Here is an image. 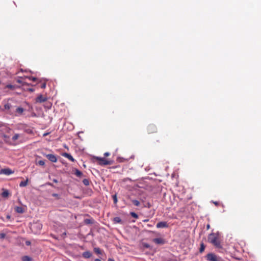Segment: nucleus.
Wrapping results in <instances>:
<instances>
[{"label":"nucleus","instance_id":"22","mask_svg":"<svg viewBox=\"0 0 261 261\" xmlns=\"http://www.w3.org/2000/svg\"><path fill=\"white\" fill-rule=\"evenodd\" d=\"M32 259L29 256H24L22 257V261H32Z\"/></svg>","mask_w":261,"mask_h":261},{"label":"nucleus","instance_id":"16","mask_svg":"<svg viewBox=\"0 0 261 261\" xmlns=\"http://www.w3.org/2000/svg\"><path fill=\"white\" fill-rule=\"evenodd\" d=\"M117 161L118 162L121 163V162H124L128 161V159L124 158L123 157H118L117 159Z\"/></svg>","mask_w":261,"mask_h":261},{"label":"nucleus","instance_id":"47","mask_svg":"<svg viewBox=\"0 0 261 261\" xmlns=\"http://www.w3.org/2000/svg\"><path fill=\"white\" fill-rule=\"evenodd\" d=\"M218 261H223L222 258H220Z\"/></svg>","mask_w":261,"mask_h":261},{"label":"nucleus","instance_id":"2","mask_svg":"<svg viewBox=\"0 0 261 261\" xmlns=\"http://www.w3.org/2000/svg\"><path fill=\"white\" fill-rule=\"evenodd\" d=\"M30 228L35 233H37L41 230L42 225L39 222H36L31 225Z\"/></svg>","mask_w":261,"mask_h":261},{"label":"nucleus","instance_id":"25","mask_svg":"<svg viewBox=\"0 0 261 261\" xmlns=\"http://www.w3.org/2000/svg\"><path fill=\"white\" fill-rule=\"evenodd\" d=\"M25 78H27L29 80H30V81H32L33 82H36L37 80L36 77H33V76H25Z\"/></svg>","mask_w":261,"mask_h":261},{"label":"nucleus","instance_id":"26","mask_svg":"<svg viewBox=\"0 0 261 261\" xmlns=\"http://www.w3.org/2000/svg\"><path fill=\"white\" fill-rule=\"evenodd\" d=\"M19 137V134H15L13 137H12V140L15 141H16V140H17L18 139V138Z\"/></svg>","mask_w":261,"mask_h":261},{"label":"nucleus","instance_id":"14","mask_svg":"<svg viewBox=\"0 0 261 261\" xmlns=\"http://www.w3.org/2000/svg\"><path fill=\"white\" fill-rule=\"evenodd\" d=\"M113 221L115 223H122V220L119 217L114 218Z\"/></svg>","mask_w":261,"mask_h":261},{"label":"nucleus","instance_id":"19","mask_svg":"<svg viewBox=\"0 0 261 261\" xmlns=\"http://www.w3.org/2000/svg\"><path fill=\"white\" fill-rule=\"evenodd\" d=\"M131 201L135 206H139L140 205V202L138 200L132 199Z\"/></svg>","mask_w":261,"mask_h":261},{"label":"nucleus","instance_id":"40","mask_svg":"<svg viewBox=\"0 0 261 261\" xmlns=\"http://www.w3.org/2000/svg\"><path fill=\"white\" fill-rule=\"evenodd\" d=\"M46 86V84H43L41 86V88H44Z\"/></svg>","mask_w":261,"mask_h":261},{"label":"nucleus","instance_id":"15","mask_svg":"<svg viewBox=\"0 0 261 261\" xmlns=\"http://www.w3.org/2000/svg\"><path fill=\"white\" fill-rule=\"evenodd\" d=\"M84 222L86 224H92L94 222V220L92 219H86L84 220Z\"/></svg>","mask_w":261,"mask_h":261},{"label":"nucleus","instance_id":"13","mask_svg":"<svg viewBox=\"0 0 261 261\" xmlns=\"http://www.w3.org/2000/svg\"><path fill=\"white\" fill-rule=\"evenodd\" d=\"M15 211L19 214H22L24 213V208L21 206H16L15 207Z\"/></svg>","mask_w":261,"mask_h":261},{"label":"nucleus","instance_id":"20","mask_svg":"<svg viewBox=\"0 0 261 261\" xmlns=\"http://www.w3.org/2000/svg\"><path fill=\"white\" fill-rule=\"evenodd\" d=\"M205 248V246L204 244L203 243H201L200 244V247L199 248L200 253H202L204 251Z\"/></svg>","mask_w":261,"mask_h":261},{"label":"nucleus","instance_id":"31","mask_svg":"<svg viewBox=\"0 0 261 261\" xmlns=\"http://www.w3.org/2000/svg\"><path fill=\"white\" fill-rule=\"evenodd\" d=\"M113 199L114 203H116L117 202V198L116 195H114L113 196Z\"/></svg>","mask_w":261,"mask_h":261},{"label":"nucleus","instance_id":"48","mask_svg":"<svg viewBox=\"0 0 261 261\" xmlns=\"http://www.w3.org/2000/svg\"><path fill=\"white\" fill-rule=\"evenodd\" d=\"M148 221V220H145L144 221V222H147Z\"/></svg>","mask_w":261,"mask_h":261},{"label":"nucleus","instance_id":"32","mask_svg":"<svg viewBox=\"0 0 261 261\" xmlns=\"http://www.w3.org/2000/svg\"><path fill=\"white\" fill-rule=\"evenodd\" d=\"M17 82L18 83L21 84L22 85H24L25 84V83L24 82H23L22 80H20V79H18L17 80Z\"/></svg>","mask_w":261,"mask_h":261},{"label":"nucleus","instance_id":"29","mask_svg":"<svg viewBox=\"0 0 261 261\" xmlns=\"http://www.w3.org/2000/svg\"><path fill=\"white\" fill-rule=\"evenodd\" d=\"M11 107V106L10 103H7L5 105L4 108L5 110H9Z\"/></svg>","mask_w":261,"mask_h":261},{"label":"nucleus","instance_id":"1","mask_svg":"<svg viewBox=\"0 0 261 261\" xmlns=\"http://www.w3.org/2000/svg\"><path fill=\"white\" fill-rule=\"evenodd\" d=\"M208 242L217 247H220V242L218 238V236L216 233H210L207 238Z\"/></svg>","mask_w":261,"mask_h":261},{"label":"nucleus","instance_id":"17","mask_svg":"<svg viewBox=\"0 0 261 261\" xmlns=\"http://www.w3.org/2000/svg\"><path fill=\"white\" fill-rule=\"evenodd\" d=\"M28 182V179H27L25 181H22L19 184V186L20 187H24L27 186Z\"/></svg>","mask_w":261,"mask_h":261},{"label":"nucleus","instance_id":"7","mask_svg":"<svg viewBox=\"0 0 261 261\" xmlns=\"http://www.w3.org/2000/svg\"><path fill=\"white\" fill-rule=\"evenodd\" d=\"M14 173V171L9 168L2 169L0 171V174H4L7 175H9Z\"/></svg>","mask_w":261,"mask_h":261},{"label":"nucleus","instance_id":"33","mask_svg":"<svg viewBox=\"0 0 261 261\" xmlns=\"http://www.w3.org/2000/svg\"><path fill=\"white\" fill-rule=\"evenodd\" d=\"M6 88H9L11 89H14V86L9 84V85H7L6 86Z\"/></svg>","mask_w":261,"mask_h":261},{"label":"nucleus","instance_id":"41","mask_svg":"<svg viewBox=\"0 0 261 261\" xmlns=\"http://www.w3.org/2000/svg\"><path fill=\"white\" fill-rule=\"evenodd\" d=\"M53 181L55 183H57L58 182V180L56 179H54Z\"/></svg>","mask_w":261,"mask_h":261},{"label":"nucleus","instance_id":"43","mask_svg":"<svg viewBox=\"0 0 261 261\" xmlns=\"http://www.w3.org/2000/svg\"><path fill=\"white\" fill-rule=\"evenodd\" d=\"M47 185H49V186H52V187H53V186H53V184L50 183V182H48V183L47 184Z\"/></svg>","mask_w":261,"mask_h":261},{"label":"nucleus","instance_id":"42","mask_svg":"<svg viewBox=\"0 0 261 261\" xmlns=\"http://www.w3.org/2000/svg\"><path fill=\"white\" fill-rule=\"evenodd\" d=\"M29 91H31V92H33L34 91V90L32 88H30V89H29Z\"/></svg>","mask_w":261,"mask_h":261},{"label":"nucleus","instance_id":"49","mask_svg":"<svg viewBox=\"0 0 261 261\" xmlns=\"http://www.w3.org/2000/svg\"><path fill=\"white\" fill-rule=\"evenodd\" d=\"M207 228H208L210 227V225H207Z\"/></svg>","mask_w":261,"mask_h":261},{"label":"nucleus","instance_id":"12","mask_svg":"<svg viewBox=\"0 0 261 261\" xmlns=\"http://www.w3.org/2000/svg\"><path fill=\"white\" fill-rule=\"evenodd\" d=\"M82 256L85 258H89L92 256V253L89 251H85L83 253Z\"/></svg>","mask_w":261,"mask_h":261},{"label":"nucleus","instance_id":"46","mask_svg":"<svg viewBox=\"0 0 261 261\" xmlns=\"http://www.w3.org/2000/svg\"><path fill=\"white\" fill-rule=\"evenodd\" d=\"M94 261H101L100 259H98V258H96L95 259Z\"/></svg>","mask_w":261,"mask_h":261},{"label":"nucleus","instance_id":"44","mask_svg":"<svg viewBox=\"0 0 261 261\" xmlns=\"http://www.w3.org/2000/svg\"><path fill=\"white\" fill-rule=\"evenodd\" d=\"M108 261H115L113 259H112V258H109L108 259Z\"/></svg>","mask_w":261,"mask_h":261},{"label":"nucleus","instance_id":"28","mask_svg":"<svg viewBox=\"0 0 261 261\" xmlns=\"http://www.w3.org/2000/svg\"><path fill=\"white\" fill-rule=\"evenodd\" d=\"M130 215L133 218H135L136 219L138 218V215L136 213H135V212H130Z\"/></svg>","mask_w":261,"mask_h":261},{"label":"nucleus","instance_id":"3","mask_svg":"<svg viewBox=\"0 0 261 261\" xmlns=\"http://www.w3.org/2000/svg\"><path fill=\"white\" fill-rule=\"evenodd\" d=\"M146 130L148 134H151L156 133L158 129L154 124H150L147 126Z\"/></svg>","mask_w":261,"mask_h":261},{"label":"nucleus","instance_id":"5","mask_svg":"<svg viewBox=\"0 0 261 261\" xmlns=\"http://www.w3.org/2000/svg\"><path fill=\"white\" fill-rule=\"evenodd\" d=\"M220 258L212 253H208L206 255V258L209 261H218Z\"/></svg>","mask_w":261,"mask_h":261},{"label":"nucleus","instance_id":"4","mask_svg":"<svg viewBox=\"0 0 261 261\" xmlns=\"http://www.w3.org/2000/svg\"><path fill=\"white\" fill-rule=\"evenodd\" d=\"M96 160L99 161V164L100 165H111L112 162L105 159L104 158L97 157Z\"/></svg>","mask_w":261,"mask_h":261},{"label":"nucleus","instance_id":"38","mask_svg":"<svg viewBox=\"0 0 261 261\" xmlns=\"http://www.w3.org/2000/svg\"><path fill=\"white\" fill-rule=\"evenodd\" d=\"M144 246L147 248H149L150 247L149 245V244H145L144 245Z\"/></svg>","mask_w":261,"mask_h":261},{"label":"nucleus","instance_id":"39","mask_svg":"<svg viewBox=\"0 0 261 261\" xmlns=\"http://www.w3.org/2000/svg\"><path fill=\"white\" fill-rule=\"evenodd\" d=\"M109 155H110V153H109V152H105V153H104V155H105V156H109Z\"/></svg>","mask_w":261,"mask_h":261},{"label":"nucleus","instance_id":"27","mask_svg":"<svg viewBox=\"0 0 261 261\" xmlns=\"http://www.w3.org/2000/svg\"><path fill=\"white\" fill-rule=\"evenodd\" d=\"M83 183L85 186H88V185H89V180L88 179H84L83 180Z\"/></svg>","mask_w":261,"mask_h":261},{"label":"nucleus","instance_id":"10","mask_svg":"<svg viewBox=\"0 0 261 261\" xmlns=\"http://www.w3.org/2000/svg\"><path fill=\"white\" fill-rule=\"evenodd\" d=\"M153 242L156 244H164L165 243V240L161 238H155L153 240Z\"/></svg>","mask_w":261,"mask_h":261},{"label":"nucleus","instance_id":"35","mask_svg":"<svg viewBox=\"0 0 261 261\" xmlns=\"http://www.w3.org/2000/svg\"><path fill=\"white\" fill-rule=\"evenodd\" d=\"M53 196L56 197L57 199H59L60 197L58 194L54 193L52 194Z\"/></svg>","mask_w":261,"mask_h":261},{"label":"nucleus","instance_id":"21","mask_svg":"<svg viewBox=\"0 0 261 261\" xmlns=\"http://www.w3.org/2000/svg\"><path fill=\"white\" fill-rule=\"evenodd\" d=\"M75 175L77 177H81L83 175V173L80 170L76 169L75 171Z\"/></svg>","mask_w":261,"mask_h":261},{"label":"nucleus","instance_id":"18","mask_svg":"<svg viewBox=\"0 0 261 261\" xmlns=\"http://www.w3.org/2000/svg\"><path fill=\"white\" fill-rule=\"evenodd\" d=\"M9 195V192L8 190H4L2 193V195L3 197H7Z\"/></svg>","mask_w":261,"mask_h":261},{"label":"nucleus","instance_id":"23","mask_svg":"<svg viewBox=\"0 0 261 261\" xmlns=\"http://www.w3.org/2000/svg\"><path fill=\"white\" fill-rule=\"evenodd\" d=\"M24 111V109L22 108L18 107L16 109V112L19 114H21Z\"/></svg>","mask_w":261,"mask_h":261},{"label":"nucleus","instance_id":"6","mask_svg":"<svg viewBox=\"0 0 261 261\" xmlns=\"http://www.w3.org/2000/svg\"><path fill=\"white\" fill-rule=\"evenodd\" d=\"M48 160L53 163H56L57 161L56 156L53 154H47L45 155Z\"/></svg>","mask_w":261,"mask_h":261},{"label":"nucleus","instance_id":"36","mask_svg":"<svg viewBox=\"0 0 261 261\" xmlns=\"http://www.w3.org/2000/svg\"><path fill=\"white\" fill-rule=\"evenodd\" d=\"M25 244L28 246L29 245H31V242L29 241H27L25 242Z\"/></svg>","mask_w":261,"mask_h":261},{"label":"nucleus","instance_id":"11","mask_svg":"<svg viewBox=\"0 0 261 261\" xmlns=\"http://www.w3.org/2000/svg\"><path fill=\"white\" fill-rule=\"evenodd\" d=\"M62 155L64 156V157H65L66 158H67L69 160L71 161V162H74L75 161V160L74 159V158L72 157V156L69 154V153H66V152H65V153H63L62 154Z\"/></svg>","mask_w":261,"mask_h":261},{"label":"nucleus","instance_id":"34","mask_svg":"<svg viewBox=\"0 0 261 261\" xmlns=\"http://www.w3.org/2000/svg\"><path fill=\"white\" fill-rule=\"evenodd\" d=\"M6 237V234L4 233H0V239H3L5 238Z\"/></svg>","mask_w":261,"mask_h":261},{"label":"nucleus","instance_id":"37","mask_svg":"<svg viewBox=\"0 0 261 261\" xmlns=\"http://www.w3.org/2000/svg\"><path fill=\"white\" fill-rule=\"evenodd\" d=\"M213 203H214V204L216 206H218L219 205V203L217 201H215V202H213Z\"/></svg>","mask_w":261,"mask_h":261},{"label":"nucleus","instance_id":"9","mask_svg":"<svg viewBox=\"0 0 261 261\" xmlns=\"http://www.w3.org/2000/svg\"><path fill=\"white\" fill-rule=\"evenodd\" d=\"M47 100V98L45 96H43L42 95H40L37 96L36 98V102H43Z\"/></svg>","mask_w":261,"mask_h":261},{"label":"nucleus","instance_id":"45","mask_svg":"<svg viewBox=\"0 0 261 261\" xmlns=\"http://www.w3.org/2000/svg\"><path fill=\"white\" fill-rule=\"evenodd\" d=\"M10 217H11V216H10V215H9L7 216V218L8 219H10Z\"/></svg>","mask_w":261,"mask_h":261},{"label":"nucleus","instance_id":"24","mask_svg":"<svg viewBox=\"0 0 261 261\" xmlns=\"http://www.w3.org/2000/svg\"><path fill=\"white\" fill-rule=\"evenodd\" d=\"M94 251L97 254H101V251L100 250V249L99 248H94Z\"/></svg>","mask_w":261,"mask_h":261},{"label":"nucleus","instance_id":"8","mask_svg":"<svg viewBox=\"0 0 261 261\" xmlns=\"http://www.w3.org/2000/svg\"><path fill=\"white\" fill-rule=\"evenodd\" d=\"M169 227L168 224L166 221H161L157 223L156 227L158 228H167Z\"/></svg>","mask_w":261,"mask_h":261},{"label":"nucleus","instance_id":"30","mask_svg":"<svg viewBox=\"0 0 261 261\" xmlns=\"http://www.w3.org/2000/svg\"><path fill=\"white\" fill-rule=\"evenodd\" d=\"M38 164L40 166H44L45 164V162L43 160H40L38 162Z\"/></svg>","mask_w":261,"mask_h":261}]
</instances>
